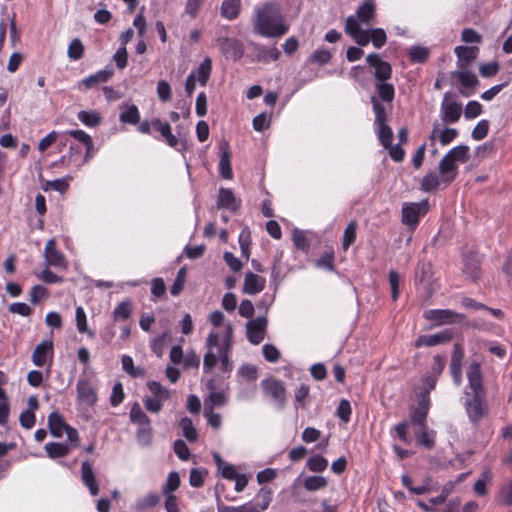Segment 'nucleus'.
I'll list each match as a JSON object with an SVG mask.
<instances>
[{
  "mask_svg": "<svg viewBox=\"0 0 512 512\" xmlns=\"http://www.w3.org/2000/svg\"><path fill=\"white\" fill-rule=\"evenodd\" d=\"M439 123L433 124V129L430 134V140L434 141L435 139H439L441 145L445 146L451 143L458 135V131L454 128H445L440 130Z\"/></svg>",
  "mask_w": 512,
  "mask_h": 512,
  "instance_id": "a211bd4d",
  "label": "nucleus"
},
{
  "mask_svg": "<svg viewBox=\"0 0 512 512\" xmlns=\"http://www.w3.org/2000/svg\"><path fill=\"white\" fill-rule=\"evenodd\" d=\"M453 334L450 330H444L433 335H421L415 341V347L419 348L422 346H436L451 341Z\"/></svg>",
  "mask_w": 512,
  "mask_h": 512,
  "instance_id": "ddd939ff",
  "label": "nucleus"
},
{
  "mask_svg": "<svg viewBox=\"0 0 512 512\" xmlns=\"http://www.w3.org/2000/svg\"><path fill=\"white\" fill-rule=\"evenodd\" d=\"M429 55V49L422 46H414L410 49L409 56L411 61L423 63Z\"/></svg>",
  "mask_w": 512,
  "mask_h": 512,
  "instance_id": "864d4df0",
  "label": "nucleus"
},
{
  "mask_svg": "<svg viewBox=\"0 0 512 512\" xmlns=\"http://www.w3.org/2000/svg\"><path fill=\"white\" fill-rule=\"evenodd\" d=\"M370 40L375 48L379 49L385 45L387 41L386 33L381 28H375L369 30Z\"/></svg>",
  "mask_w": 512,
  "mask_h": 512,
  "instance_id": "3c124183",
  "label": "nucleus"
},
{
  "mask_svg": "<svg viewBox=\"0 0 512 512\" xmlns=\"http://www.w3.org/2000/svg\"><path fill=\"white\" fill-rule=\"evenodd\" d=\"M120 121L129 124H136L139 121L138 108L135 105L130 106L126 111L120 114Z\"/></svg>",
  "mask_w": 512,
  "mask_h": 512,
  "instance_id": "13d9d810",
  "label": "nucleus"
},
{
  "mask_svg": "<svg viewBox=\"0 0 512 512\" xmlns=\"http://www.w3.org/2000/svg\"><path fill=\"white\" fill-rule=\"evenodd\" d=\"M345 32L349 34L360 46H366L370 41L369 30H362L359 22L353 16H349L345 22Z\"/></svg>",
  "mask_w": 512,
  "mask_h": 512,
  "instance_id": "1a4fd4ad",
  "label": "nucleus"
},
{
  "mask_svg": "<svg viewBox=\"0 0 512 512\" xmlns=\"http://www.w3.org/2000/svg\"><path fill=\"white\" fill-rule=\"evenodd\" d=\"M280 51L275 47H260L259 53H258V59L261 61H267L268 58H271L272 60L276 61L280 57Z\"/></svg>",
  "mask_w": 512,
  "mask_h": 512,
  "instance_id": "680f3d73",
  "label": "nucleus"
},
{
  "mask_svg": "<svg viewBox=\"0 0 512 512\" xmlns=\"http://www.w3.org/2000/svg\"><path fill=\"white\" fill-rule=\"evenodd\" d=\"M424 318L433 323V326L453 324L463 319L464 315L450 309H430L424 312Z\"/></svg>",
  "mask_w": 512,
  "mask_h": 512,
  "instance_id": "7ed1b4c3",
  "label": "nucleus"
},
{
  "mask_svg": "<svg viewBox=\"0 0 512 512\" xmlns=\"http://www.w3.org/2000/svg\"><path fill=\"white\" fill-rule=\"evenodd\" d=\"M467 378L469 389L472 391V397L467 399L466 411L469 418L473 422H478L487 411L486 392L483 386L482 372L480 363L473 361L470 363L467 370Z\"/></svg>",
  "mask_w": 512,
  "mask_h": 512,
  "instance_id": "f03ea898",
  "label": "nucleus"
},
{
  "mask_svg": "<svg viewBox=\"0 0 512 512\" xmlns=\"http://www.w3.org/2000/svg\"><path fill=\"white\" fill-rule=\"evenodd\" d=\"M180 486V476L176 471H172L168 474L166 483L162 487V493L164 495H173Z\"/></svg>",
  "mask_w": 512,
  "mask_h": 512,
  "instance_id": "e433bc0d",
  "label": "nucleus"
},
{
  "mask_svg": "<svg viewBox=\"0 0 512 512\" xmlns=\"http://www.w3.org/2000/svg\"><path fill=\"white\" fill-rule=\"evenodd\" d=\"M478 50L477 47L457 46L455 48V54L458 58V67L464 68L475 60Z\"/></svg>",
  "mask_w": 512,
  "mask_h": 512,
  "instance_id": "4be33fe9",
  "label": "nucleus"
},
{
  "mask_svg": "<svg viewBox=\"0 0 512 512\" xmlns=\"http://www.w3.org/2000/svg\"><path fill=\"white\" fill-rule=\"evenodd\" d=\"M499 499L505 506L512 505V480L504 483L499 490Z\"/></svg>",
  "mask_w": 512,
  "mask_h": 512,
  "instance_id": "4d7b16f0",
  "label": "nucleus"
},
{
  "mask_svg": "<svg viewBox=\"0 0 512 512\" xmlns=\"http://www.w3.org/2000/svg\"><path fill=\"white\" fill-rule=\"evenodd\" d=\"M356 229H357V225H356V222L352 221L348 224V226L346 227L345 231H344V235H343V243H342V246H343V249L344 250H347L350 245H352L356 239Z\"/></svg>",
  "mask_w": 512,
  "mask_h": 512,
  "instance_id": "09e8293b",
  "label": "nucleus"
},
{
  "mask_svg": "<svg viewBox=\"0 0 512 512\" xmlns=\"http://www.w3.org/2000/svg\"><path fill=\"white\" fill-rule=\"evenodd\" d=\"M171 87L166 80H160L157 84V95L163 102H167L171 99Z\"/></svg>",
  "mask_w": 512,
  "mask_h": 512,
  "instance_id": "69168bd1",
  "label": "nucleus"
},
{
  "mask_svg": "<svg viewBox=\"0 0 512 512\" xmlns=\"http://www.w3.org/2000/svg\"><path fill=\"white\" fill-rule=\"evenodd\" d=\"M75 316H76V325H77L78 331L81 333L86 332V333H88L89 336L93 337L94 333L92 331L88 330L86 314L82 307L76 308Z\"/></svg>",
  "mask_w": 512,
  "mask_h": 512,
  "instance_id": "603ef678",
  "label": "nucleus"
},
{
  "mask_svg": "<svg viewBox=\"0 0 512 512\" xmlns=\"http://www.w3.org/2000/svg\"><path fill=\"white\" fill-rule=\"evenodd\" d=\"M113 73L114 72L112 69L100 70L97 73L83 79L81 81V85H83L86 89H90L97 84L107 82L113 76Z\"/></svg>",
  "mask_w": 512,
  "mask_h": 512,
  "instance_id": "b1692460",
  "label": "nucleus"
},
{
  "mask_svg": "<svg viewBox=\"0 0 512 512\" xmlns=\"http://www.w3.org/2000/svg\"><path fill=\"white\" fill-rule=\"evenodd\" d=\"M366 61L370 66L375 68L374 76L378 81H387L392 74L391 65L381 60L380 56L376 53L369 54Z\"/></svg>",
  "mask_w": 512,
  "mask_h": 512,
  "instance_id": "9b49d317",
  "label": "nucleus"
},
{
  "mask_svg": "<svg viewBox=\"0 0 512 512\" xmlns=\"http://www.w3.org/2000/svg\"><path fill=\"white\" fill-rule=\"evenodd\" d=\"M68 133L70 136L74 137L76 140L83 143L86 146L88 152H91L93 150L94 144L92 138L86 132H84L83 130H70Z\"/></svg>",
  "mask_w": 512,
  "mask_h": 512,
  "instance_id": "5fc2aeb1",
  "label": "nucleus"
},
{
  "mask_svg": "<svg viewBox=\"0 0 512 512\" xmlns=\"http://www.w3.org/2000/svg\"><path fill=\"white\" fill-rule=\"evenodd\" d=\"M185 280H186V269L185 268H181L178 273H177V276L174 280V283L171 287V294L173 296H177L181 293V291L183 290L184 288V283H185Z\"/></svg>",
  "mask_w": 512,
  "mask_h": 512,
  "instance_id": "bf43d9fd",
  "label": "nucleus"
},
{
  "mask_svg": "<svg viewBox=\"0 0 512 512\" xmlns=\"http://www.w3.org/2000/svg\"><path fill=\"white\" fill-rule=\"evenodd\" d=\"M327 486L326 478L322 476H309L304 480V487L308 491H316Z\"/></svg>",
  "mask_w": 512,
  "mask_h": 512,
  "instance_id": "ea45409f",
  "label": "nucleus"
},
{
  "mask_svg": "<svg viewBox=\"0 0 512 512\" xmlns=\"http://www.w3.org/2000/svg\"><path fill=\"white\" fill-rule=\"evenodd\" d=\"M78 399L80 402L92 406L97 401V395L92 385L84 379L77 382Z\"/></svg>",
  "mask_w": 512,
  "mask_h": 512,
  "instance_id": "dca6fc26",
  "label": "nucleus"
},
{
  "mask_svg": "<svg viewBox=\"0 0 512 512\" xmlns=\"http://www.w3.org/2000/svg\"><path fill=\"white\" fill-rule=\"evenodd\" d=\"M439 184L438 176L434 173H428L421 181V189L425 192H432L438 188Z\"/></svg>",
  "mask_w": 512,
  "mask_h": 512,
  "instance_id": "49530a36",
  "label": "nucleus"
},
{
  "mask_svg": "<svg viewBox=\"0 0 512 512\" xmlns=\"http://www.w3.org/2000/svg\"><path fill=\"white\" fill-rule=\"evenodd\" d=\"M44 448L47 455L52 459L64 457L69 453V446L64 443L49 442Z\"/></svg>",
  "mask_w": 512,
  "mask_h": 512,
  "instance_id": "7c9ffc66",
  "label": "nucleus"
},
{
  "mask_svg": "<svg viewBox=\"0 0 512 512\" xmlns=\"http://www.w3.org/2000/svg\"><path fill=\"white\" fill-rule=\"evenodd\" d=\"M482 112V106L477 101H470L467 103L464 115L467 119H473L479 116Z\"/></svg>",
  "mask_w": 512,
  "mask_h": 512,
  "instance_id": "338daca9",
  "label": "nucleus"
},
{
  "mask_svg": "<svg viewBox=\"0 0 512 512\" xmlns=\"http://www.w3.org/2000/svg\"><path fill=\"white\" fill-rule=\"evenodd\" d=\"M375 15V6L371 2H365L363 3L356 12V15L354 16L357 21L359 22V25L361 23H369L370 20L374 18Z\"/></svg>",
  "mask_w": 512,
  "mask_h": 512,
  "instance_id": "c756f323",
  "label": "nucleus"
},
{
  "mask_svg": "<svg viewBox=\"0 0 512 512\" xmlns=\"http://www.w3.org/2000/svg\"><path fill=\"white\" fill-rule=\"evenodd\" d=\"M81 478L84 484L89 488L90 493L96 496L99 493V486L95 474L89 462H83L81 466Z\"/></svg>",
  "mask_w": 512,
  "mask_h": 512,
  "instance_id": "412c9836",
  "label": "nucleus"
},
{
  "mask_svg": "<svg viewBox=\"0 0 512 512\" xmlns=\"http://www.w3.org/2000/svg\"><path fill=\"white\" fill-rule=\"evenodd\" d=\"M83 53H84V46H83L81 40L78 38L73 39L68 46V51H67L68 57L73 60H79L80 58H82Z\"/></svg>",
  "mask_w": 512,
  "mask_h": 512,
  "instance_id": "79ce46f5",
  "label": "nucleus"
},
{
  "mask_svg": "<svg viewBox=\"0 0 512 512\" xmlns=\"http://www.w3.org/2000/svg\"><path fill=\"white\" fill-rule=\"evenodd\" d=\"M52 348L53 344L51 341H42L39 343L32 354L33 363L38 367L43 366L46 360V355L52 350Z\"/></svg>",
  "mask_w": 512,
  "mask_h": 512,
  "instance_id": "bb28decb",
  "label": "nucleus"
},
{
  "mask_svg": "<svg viewBox=\"0 0 512 512\" xmlns=\"http://www.w3.org/2000/svg\"><path fill=\"white\" fill-rule=\"evenodd\" d=\"M463 358H464L463 347L460 344L455 343L454 347H453V352L451 355L450 373H451L453 381L456 385H460L462 382Z\"/></svg>",
  "mask_w": 512,
  "mask_h": 512,
  "instance_id": "f8f14e48",
  "label": "nucleus"
},
{
  "mask_svg": "<svg viewBox=\"0 0 512 512\" xmlns=\"http://www.w3.org/2000/svg\"><path fill=\"white\" fill-rule=\"evenodd\" d=\"M44 258L47 266L66 268L67 262L64 255L56 248V241L51 238L47 241L44 249Z\"/></svg>",
  "mask_w": 512,
  "mask_h": 512,
  "instance_id": "6e6552de",
  "label": "nucleus"
},
{
  "mask_svg": "<svg viewBox=\"0 0 512 512\" xmlns=\"http://www.w3.org/2000/svg\"><path fill=\"white\" fill-rule=\"evenodd\" d=\"M264 395L275 401L280 407H283L286 400V390L281 381L275 378L264 379L261 382Z\"/></svg>",
  "mask_w": 512,
  "mask_h": 512,
  "instance_id": "39448f33",
  "label": "nucleus"
},
{
  "mask_svg": "<svg viewBox=\"0 0 512 512\" xmlns=\"http://www.w3.org/2000/svg\"><path fill=\"white\" fill-rule=\"evenodd\" d=\"M266 280L262 276H259L253 272L245 274L243 283V292L249 295H255L264 290Z\"/></svg>",
  "mask_w": 512,
  "mask_h": 512,
  "instance_id": "2eb2a0df",
  "label": "nucleus"
},
{
  "mask_svg": "<svg viewBox=\"0 0 512 512\" xmlns=\"http://www.w3.org/2000/svg\"><path fill=\"white\" fill-rule=\"evenodd\" d=\"M428 211L426 200L420 203H406L402 208V222L414 229L419 222L420 216Z\"/></svg>",
  "mask_w": 512,
  "mask_h": 512,
  "instance_id": "20e7f679",
  "label": "nucleus"
},
{
  "mask_svg": "<svg viewBox=\"0 0 512 512\" xmlns=\"http://www.w3.org/2000/svg\"><path fill=\"white\" fill-rule=\"evenodd\" d=\"M376 91L379 97L386 102H392L394 99V87L392 84L386 83V81H378L376 83Z\"/></svg>",
  "mask_w": 512,
  "mask_h": 512,
  "instance_id": "c9c22d12",
  "label": "nucleus"
},
{
  "mask_svg": "<svg viewBox=\"0 0 512 512\" xmlns=\"http://www.w3.org/2000/svg\"><path fill=\"white\" fill-rule=\"evenodd\" d=\"M371 102L375 113V124L378 125L386 123L385 107L378 101L376 96L371 97Z\"/></svg>",
  "mask_w": 512,
  "mask_h": 512,
  "instance_id": "6e6d98bb",
  "label": "nucleus"
},
{
  "mask_svg": "<svg viewBox=\"0 0 512 512\" xmlns=\"http://www.w3.org/2000/svg\"><path fill=\"white\" fill-rule=\"evenodd\" d=\"M377 126H378V138H379L381 144L385 148H388V146H390V144L392 143V140H393V132H392L391 128L386 123L378 124Z\"/></svg>",
  "mask_w": 512,
  "mask_h": 512,
  "instance_id": "37998d69",
  "label": "nucleus"
},
{
  "mask_svg": "<svg viewBox=\"0 0 512 512\" xmlns=\"http://www.w3.org/2000/svg\"><path fill=\"white\" fill-rule=\"evenodd\" d=\"M219 512H260V510L252 504H245L239 507L225 506L220 508Z\"/></svg>",
  "mask_w": 512,
  "mask_h": 512,
  "instance_id": "774afa93",
  "label": "nucleus"
},
{
  "mask_svg": "<svg viewBox=\"0 0 512 512\" xmlns=\"http://www.w3.org/2000/svg\"><path fill=\"white\" fill-rule=\"evenodd\" d=\"M131 313V303L129 301H123L115 308L113 316L115 320H126L130 317Z\"/></svg>",
  "mask_w": 512,
  "mask_h": 512,
  "instance_id": "8fccbe9b",
  "label": "nucleus"
},
{
  "mask_svg": "<svg viewBox=\"0 0 512 512\" xmlns=\"http://www.w3.org/2000/svg\"><path fill=\"white\" fill-rule=\"evenodd\" d=\"M461 114L462 105L451 100V94L449 92L445 93L441 103V120L443 123H455L460 119Z\"/></svg>",
  "mask_w": 512,
  "mask_h": 512,
  "instance_id": "423d86ee",
  "label": "nucleus"
},
{
  "mask_svg": "<svg viewBox=\"0 0 512 512\" xmlns=\"http://www.w3.org/2000/svg\"><path fill=\"white\" fill-rule=\"evenodd\" d=\"M489 130V122L487 120H481L472 130V138L475 140L484 139Z\"/></svg>",
  "mask_w": 512,
  "mask_h": 512,
  "instance_id": "e2e57ef3",
  "label": "nucleus"
},
{
  "mask_svg": "<svg viewBox=\"0 0 512 512\" xmlns=\"http://www.w3.org/2000/svg\"><path fill=\"white\" fill-rule=\"evenodd\" d=\"M179 426L182 430L183 436L190 442H195L198 439V432L193 425L190 418L184 417L180 420Z\"/></svg>",
  "mask_w": 512,
  "mask_h": 512,
  "instance_id": "72a5a7b5",
  "label": "nucleus"
},
{
  "mask_svg": "<svg viewBox=\"0 0 512 512\" xmlns=\"http://www.w3.org/2000/svg\"><path fill=\"white\" fill-rule=\"evenodd\" d=\"M500 66L497 61H492L480 65L479 73L482 77L489 78L495 76L499 72Z\"/></svg>",
  "mask_w": 512,
  "mask_h": 512,
  "instance_id": "052dcab7",
  "label": "nucleus"
},
{
  "mask_svg": "<svg viewBox=\"0 0 512 512\" xmlns=\"http://www.w3.org/2000/svg\"><path fill=\"white\" fill-rule=\"evenodd\" d=\"M451 77L457 78L464 88H475L479 84L477 76L468 70L452 72Z\"/></svg>",
  "mask_w": 512,
  "mask_h": 512,
  "instance_id": "cd10ccee",
  "label": "nucleus"
},
{
  "mask_svg": "<svg viewBox=\"0 0 512 512\" xmlns=\"http://www.w3.org/2000/svg\"><path fill=\"white\" fill-rule=\"evenodd\" d=\"M416 440L420 445L427 449H432L435 445L434 436L428 432L427 426L419 427L415 432Z\"/></svg>",
  "mask_w": 512,
  "mask_h": 512,
  "instance_id": "f704fd0d",
  "label": "nucleus"
},
{
  "mask_svg": "<svg viewBox=\"0 0 512 512\" xmlns=\"http://www.w3.org/2000/svg\"><path fill=\"white\" fill-rule=\"evenodd\" d=\"M212 70V61L209 57H206L199 65L196 71L192 73L196 74V81L202 86H205L210 78Z\"/></svg>",
  "mask_w": 512,
  "mask_h": 512,
  "instance_id": "c85d7f7f",
  "label": "nucleus"
},
{
  "mask_svg": "<svg viewBox=\"0 0 512 512\" xmlns=\"http://www.w3.org/2000/svg\"><path fill=\"white\" fill-rule=\"evenodd\" d=\"M253 32L267 38H280L289 31V24L280 7L267 2L256 7L252 18Z\"/></svg>",
  "mask_w": 512,
  "mask_h": 512,
  "instance_id": "f257e3e1",
  "label": "nucleus"
},
{
  "mask_svg": "<svg viewBox=\"0 0 512 512\" xmlns=\"http://www.w3.org/2000/svg\"><path fill=\"white\" fill-rule=\"evenodd\" d=\"M307 467L312 472H322L328 467V461L324 457L316 455L308 459Z\"/></svg>",
  "mask_w": 512,
  "mask_h": 512,
  "instance_id": "de8ad7c7",
  "label": "nucleus"
},
{
  "mask_svg": "<svg viewBox=\"0 0 512 512\" xmlns=\"http://www.w3.org/2000/svg\"><path fill=\"white\" fill-rule=\"evenodd\" d=\"M457 163L445 155L439 163V173L443 176V181L450 184L457 175Z\"/></svg>",
  "mask_w": 512,
  "mask_h": 512,
  "instance_id": "f3484780",
  "label": "nucleus"
},
{
  "mask_svg": "<svg viewBox=\"0 0 512 512\" xmlns=\"http://www.w3.org/2000/svg\"><path fill=\"white\" fill-rule=\"evenodd\" d=\"M469 147L466 145H459L452 148L446 155L454 160L456 163H465L468 160Z\"/></svg>",
  "mask_w": 512,
  "mask_h": 512,
  "instance_id": "4c0bfd02",
  "label": "nucleus"
},
{
  "mask_svg": "<svg viewBox=\"0 0 512 512\" xmlns=\"http://www.w3.org/2000/svg\"><path fill=\"white\" fill-rule=\"evenodd\" d=\"M464 272L472 279L477 280L480 275V259L476 254L464 257Z\"/></svg>",
  "mask_w": 512,
  "mask_h": 512,
  "instance_id": "a878e982",
  "label": "nucleus"
},
{
  "mask_svg": "<svg viewBox=\"0 0 512 512\" xmlns=\"http://www.w3.org/2000/svg\"><path fill=\"white\" fill-rule=\"evenodd\" d=\"M231 337H232V326L228 325L227 326V339L223 343V348H220V352L218 353L219 359H220L221 364H222V369L224 371L228 370V368H229V356H228V354H229L230 349H231Z\"/></svg>",
  "mask_w": 512,
  "mask_h": 512,
  "instance_id": "473e14b6",
  "label": "nucleus"
},
{
  "mask_svg": "<svg viewBox=\"0 0 512 512\" xmlns=\"http://www.w3.org/2000/svg\"><path fill=\"white\" fill-rule=\"evenodd\" d=\"M267 324L268 320L266 317H257L247 322L246 332L250 343L257 345L264 340Z\"/></svg>",
  "mask_w": 512,
  "mask_h": 512,
  "instance_id": "0eeeda50",
  "label": "nucleus"
},
{
  "mask_svg": "<svg viewBox=\"0 0 512 512\" xmlns=\"http://www.w3.org/2000/svg\"><path fill=\"white\" fill-rule=\"evenodd\" d=\"M217 44L226 58L239 60L243 56V45L240 41L232 38H219Z\"/></svg>",
  "mask_w": 512,
  "mask_h": 512,
  "instance_id": "9d476101",
  "label": "nucleus"
},
{
  "mask_svg": "<svg viewBox=\"0 0 512 512\" xmlns=\"http://www.w3.org/2000/svg\"><path fill=\"white\" fill-rule=\"evenodd\" d=\"M122 368L133 377H143L145 375L143 368L134 367L133 359L128 355L122 357Z\"/></svg>",
  "mask_w": 512,
  "mask_h": 512,
  "instance_id": "a19ab883",
  "label": "nucleus"
},
{
  "mask_svg": "<svg viewBox=\"0 0 512 512\" xmlns=\"http://www.w3.org/2000/svg\"><path fill=\"white\" fill-rule=\"evenodd\" d=\"M432 274V265L430 262L421 260L419 261L416 272H415V281L416 283H427Z\"/></svg>",
  "mask_w": 512,
  "mask_h": 512,
  "instance_id": "2f4dec72",
  "label": "nucleus"
},
{
  "mask_svg": "<svg viewBox=\"0 0 512 512\" xmlns=\"http://www.w3.org/2000/svg\"><path fill=\"white\" fill-rule=\"evenodd\" d=\"M491 481V474L488 470H485L481 477L475 482L473 486L474 492L479 496H485L487 494L486 485Z\"/></svg>",
  "mask_w": 512,
  "mask_h": 512,
  "instance_id": "c03bdc74",
  "label": "nucleus"
},
{
  "mask_svg": "<svg viewBox=\"0 0 512 512\" xmlns=\"http://www.w3.org/2000/svg\"><path fill=\"white\" fill-rule=\"evenodd\" d=\"M78 119L85 125L90 127L97 126L100 121L101 117L99 113L95 111H80L77 115Z\"/></svg>",
  "mask_w": 512,
  "mask_h": 512,
  "instance_id": "58836bf2",
  "label": "nucleus"
},
{
  "mask_svg": "<svg viewBox=\"0 0 512 512\" xmlns=\"http://www.w3.org/2000/svg\"><path fill=\"white\" fill-rule=\"evenodd\" d=\"M241 10V0H224L221 4L220 13L228 20L236 19Z\"/></svg>",
  "mask_w": 512,
  "mask_h": 512,
  "instance_id": "393cba45",
  "label": "nucleus"
},
{
  "mask_svg": "<svg viewBox=\"0 0 512 512\" xmlns=\"http://www.w3.org/2000/svg\"><path fill=\"white\" fill-rule=\"evenodd\" d=\"M256 499L258 503L255 506L260 510V512L266 510L272 499L271 490L267 488H261L256 495Z\"/></svg>",
  "mask_w": 512,
  "mask_h": 512,
  "instance_id": "a18cd8bd",
  "label": "nucleus"
},
{
  "mask_svg": "<svg viewBox=\"0 0 512 512\" xmlns=\"http://www.w3.org/2000/svg\"><path fill=\"white\" fill-rule=\"evenodd\" d=\"M130 419L133 423L142 427L139 430V435L150 431V420L137 402H135L130 409Z\"/></svg>",
  "mask_w": 512,
  "mask_h": 512,
  "instance_id": "6ab92c4d",
  "label": "nucleus"
},
{
  "mask_svg": "<svg viewBox=\"0 0 512 512\" xmlns=\"http://www.w3.org/2000/svg\"><path fill=\"white\" fill-rule=\"evenodd\" d=\"M219 149L221 151V157L219 162V172L220 175L227 180L232 179L233 173L231 168V152L229 149V144L226 140H222L219 144Z\"/></svg>",
  "mask_w": 512,
  "mask_h": 512,
  "instance_id": "4468645a",
  "label": "nucleus"
},
{
  "mask_svg": "<svg viewBox=\"0 0 512 512\" xmlns=\"http://www.w3.org/2000/svg\"><path fill=\"white\" fill-rule=\"evenodd\" d=\"M68 426L62 415L57 411L51 412L48 416V427L52 436L61 437Z\"/></svg>",
  "mask_w": 512,
  "mask_h": 512,
  "instance_id": "5701e85b",
  "label": "nucleus"
},
{
  "mask_svg": "<svg viewBox=\"0 0 512 512\" xmlns=\"http://www.w3.org/2000/svg\"><path fill=\"white\" fill-rule=\"evenodd\" d=\"M149 390L160 399H169L170 392L168 389L163 387L159 382L151 381L148 383Z\"/></svg>",
  "mask_w": 512,
  "mask_h": 512,
  "instance_id": "0e129e2a",
  "label": "nucleus"
},
{
  "mask_svg": "<svg viewBox=\"0 0 512 512\" xmlns=\"http://www.w3.org/2000/svg\"><path fill=\"white\" fill-rule=\"evenodd\" d=\"M217 207L236 211L240 207V201L236 199L232 190L220 188Z\"/></svg>",
  "mask_w": 512,
  "mask_h": 512,
  "instance_id": "aec40b11",
  "label": "nucleus"
}]
</instances>
